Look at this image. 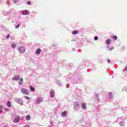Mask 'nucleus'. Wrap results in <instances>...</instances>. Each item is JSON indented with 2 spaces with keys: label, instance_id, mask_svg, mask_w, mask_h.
Masks as SVG:
<instances>
[{
  "label": "nucleus",
  "instance_id": "1a4fd4ad",
  "mask_svg": "<svg viewBox=\"0 0 127 127\" xmlns=\"http://www.w3.org/2000/svg\"><path fill=\"white\" fill-rule=\"evenodd\" d=\"M6 106L8 108H10L11 107V102H10V101H7L6 103Z\"/></svg>",
  "mask_w": 127,
  "mask_h": 127
},
{
  "label": "nucleus",
  "instance_id": "aec40b11",
  "mask_svg": "<svg viewBox=\"0 0 127 127\" xmlns=\"http://www.w3.org/2000/svg\"><path fill=\"white\" fill-rule=\"evenodd\" d=\"M12 1L14 2V3H16V2L18 1V0H12Z\"/></svg>",
  "mask_w": 127,
  "mask_h": 127
},
{
  "label": "nucleus",
  "instance_id": "b1692460",
  "mask_svg": "<svg viewBox=\"0 0 127 127\" xmlns=\"http://www.w3.org/2000/svg\"><path fill=\"white\" fill-rule=\"evenodd\" d=\"M27 4H31V1H28L27 2Z\"/></svg>",
  "mask_w": 127,
  "mask_h": 127
},
{
  "label": "nucleus",
  "instance_id": "c85d7f7f",
  "mask_svg": "<svg viewBox=\"0 0 127 127\" xmlns=\"http://www.w3.org/2000/svg\"><path fill=\"white\" fill-rule=\"evenodd\" d=\"M0 113H2V110H1L0 109Z\"/></svg>",
  "mask_w": 127,
  "mask_h": 127
},
{
  "label": "nucleus",
  "instance_id": "9d476101",
  "mask_svg": "<svg viewBox=\"0 0 127 127\" xmlns=\"http://www.w3.org/2000/svg\"><path fill=\"white\" fill-rule=\"evenodd\" d=\"M41 52V49H38L36 51V54H37V55H39Z\"/></svg>",
  "mask_w": 127,
  "mask_h": 127
},
{
  "label": "nucleus",
  "instance_id": "7ed1b4c3",
  "mask_svg": "<svg viewBox=\"0 0 127 127\" xmlns=\"http://www.w3.org/2000/svg\"><path fill=\"white\" fill-rule=\"evenodd\" d=\"M42 101H43V100L42 97L38 98L36 100V104L38 105L40 104V103H42Z\"/></svg>",
  "mask_w": 127,
  "mask_h": 127
},
{
  "label": "nucleus",
  "instance_id": "bb28decb",
  "mask_svg": "<svg viewBox=\"0 0 127 127\" xmlns=\"http://www.w3.org/2000/svg\"><path fill=\"white\" fill-rule=\"evenodd\" d=\"M0 109H3V105H0Z\"/></svg>",
  "mask_w": 127,
  "mask_h": 127
},
{
  "label": "nucleus",
  "instance_id": "f03ea898",
  "mask_svg": "<svg viewBox=\"0 0 127 127\" xmlns=\"http://www.w3.org/2000/svg\"><path fill=\"white\" fill-rule=\"evenodd\" d=\"M21 92L22 94H24V95H29V92L27 91V89L25 88H22L21 89Z\"/></svg>",
  "mask_w": 127,
  "mask_h": 127
},
{
  "label": "nucleus",
  "instance_id": "4be33fe9",
  "mask_svg": "<svg viewBox=\"0 0 127 127\" xmlns=\"http://www.w3.org/2000/svg\"><path fill=\"white\" fill-rule=\"evenodd\" d=\"M25 99L26 100H30L31 98L30 97H29L25 96Z\"/></svg>",
  "mask_w": 127,
  "mask_h": 127
},
{
  "label": "nucleus",
  "instance_id": "393cba45",
  "mask_svg": "<svg viewBox=\"0 0 127 127\" xmlns=\"http://www.w3.org/2000/svg\"><path fill=\"white\" fill-rule=\"evenodd\" d=\"M10 37V35H8L7 36V37H6V38H7V39H8V38H9Z\"/></svg>",
  "mask_w": 127,
  "mask_h": 127
},
{
  "label": "nucleus",
  "instance_id": "412c9836",
  "mask_svg": "<svg viewBox=\"0 0 127 127\" xmlns=\"http://www.w3.org/2000/svg\"><path fill=\"white\" fill-rule=\"evenodd\" d=\"M19 26H20V24H18L17 26H15V28L16 29L19 28Z\"/></svg>",
  "mask_w": 127,
  "mask_h": 127
},
{
  "label": "nucleus",
  "instance_id": "0eeeda50",
  "mask_svg": "<svg viewBox=\"0 0 127 127\" xmlns=\"http://www.w3.org/2000/svg\"><path fill=\"white\" fill-rule=\"evenodd\" d=\"M81 107L83 110H86L87 109V107L86 106V103H81Z\"/></svg>",
  "mask_w": 127,
  "mask_h": 127
},
{
  "label": "nucleus",
  "instance_id": "5701e85b",
  "mask_svg": "<svg viewBox=\"0 0 127 127\" xmlns=\"http://www.w3.org/2000/svg\"><path fill=\"white\" fill-rule=\"evenodd\" d=\"M94 39H95V40H98V37H97V36L94 37Z\"/></svg>",
  "mask_w": 127,
  "mask_h": 127
},
{
  "label": "nucleus",
  "instance_id": "4468645a",
  "mask_svg": "<svg viewBox=\"0 0 127 127\" xmlns=\"http://www.w3.org/2000/svg\"><path fill=\"white\" fill-rule=\"evenodd\" d=\"M30 91H31V92H34L35 89L34 88V87H33V86H30Z\"/></svg>",
  "mask_w": 127,
  "mask_h": 127
},
{
  "label": "nucleus",
  "instance_id": "39448f33",
  "mask_svg": "<svg viewBox=\"0 0 127 127\" xmlns=\"http://www.w3.org/2000/svg\"><path fill=\"white\" fill-rule=\"evenodd\" d=\"M20 121V118L19 117H17L14 118L13 120L14 123H15L16 124L18 123Z\"/></svg>",
  "mask_w": 127,
  "mask_h": 127
},
{
  "label": "nucleus",
  "instance_id": "6e6552de",
  "mask_svg": "<svg viewBox=\"0 0 127 127\" xmlns=\"http://www.w3.org/2000/svg\"><path fill=\"white\" fill-rule=\"evenodd\" d=\"M54 94H55V91L54 90H51L50 92V96L51 98H54Z\"/></svg>",
  "mask_w": 127,
  "mask_h": 127
},
{
  "label": "nucleus",
  "instance_id": "dca6fc26",
  "mask_svg": "<svg viewBox=\"0 0 127 127\" xmlns=\"http://www.w3.org/2000/svg\"><path fill=\"white\" fill-rule=\"evenodd\" d=\"M72 33L74 35L78 34V31L77 30H74L72 32Z\"/></svg>",
  "mask_w": 127,
  "mask_h": 127
},
{
  "label": "nucleus",
  "instance_id": "f3484780",
  "mask_svg": "<svg viewBox=\"0 0 127 127\" xmlns=\"http://www.w3.org/2000/svg\"><path fill=\"white\" fill-rule=\"evenodd\" d=\"M26 121H29L30 120V116L28 115L26 117Z\"/></svg>",
  "mask_w": 127,
  "mask_h": 127
},
{
  "label": "nucleus",
  "instance_id": "423d86ee",
  "mask_svg": "<svg viewBox=\"0 0 127 127\" xmlns=\"http://www.w3.org/2000/svg\"><path fill=\"white\" fill-rule=\"evenodd\" d=\"M22 13L23 15H27L28 14H29V11L27 10H24L22 12Z\"/></svg>",
  "mask_w": 127,
  "mask_h": 127
},
{
  "label": "nucleus",
  "instance_id": "9b49d317",
  "mask_svg": "<svg viewBox=\"0 0 127 127\" xmlns=\"http://www.w3.org/2000/svg\"><path fill=\"white\" fill-rule=\"evenodd\" d=\"M67 115V112L66 111H64L62 113V117H66V115Z\"/></svg>",
  "mask_w": 127,
  "mask_h": 127
},
{
  "label": "nucleus",
  "instance_id": "20e7f679",
  "mask_svg": "<svg viewBox=\"0 0 127 127\" xmlns=\"http://www.w3.org/2000/svg\"><path fill=\"white\" fill-rule=\"evenodd\" d=\"M18 51H19L20 53H24V52H25V48L23 47H20L18 49Z\"/></svg>",
  "mask_w": 127,
  "mask_h": 127
},
{
  "label": "nucleus",
  "instance_id": "2eb2a0df",
  "mask_svg": "<svg viewBox=\"0 0 127 127\" xmlns=\"http://www.w3.org/2000/svg\"><path fill=\"white\" fill-rule=\"evenodd\" d=\"M111 42H112V40H111V39H107L106 41V44L109 45Z\"/></svg>",
  "mask_w": 127,
  "mask_h": 127
},
{
  "label": "nucleus",
  "instance_id": "7c9ffc66",
  "mask_svg": "<svg viewBox=\"0 0 127 127\" xmlns=\"http://www.w3.org/2000/svg\"><path fill=\"white\" fill-rule=\"evenodd\" d=\"M74 41H76V40L75 39H74Z\"/></svg>",
  "mask_w": 127,
  "mask_h": 127
},
{
  "label": "nucleus",
  "instance_id": "ddd939ff",
  "mask_svg": "<svg viewBox=\"0 0 127 127\" xmlns=\"http://www.w3.org/2000/svg\"><path fill=\"white\" fill-rule=\"evenodd\" d=\"M22 84H23V78H21L20 79L19 85H22Z\"/></svg>",
  "mask_w": 127,
  "mask_h": 127
},
{
  "label": "nucleus",
  "instance_id": "cd10ccee",
  "mask_svg": "<svg viewBox=\"0 0 127 127\" xmlns=\"http://www.w3.org/2000/svg\"><path fill=\"white\" fill-rule=\"evenodd\" d=\"M107 62H108V63H111V60H108Z\"/></svg>",
  "mask_w": 127,
  "mask_h": 127
},
{
  "label": "nucleus",
  "instance_id": "a211bd4d",
  "mask_svg": "<svg viewBox=\"0 0 127 127\" xmlns=\"http://www.w3.org/2000/svg\"><path fill=\"white\" fill-rule=\"evenodd\" d=\"M113 38L114 40H117V39H118V37L117 36H113Z\"/></svg>",
  "mask_w": 127,
  "mask_h": 127
},
{
  "label": "nucleus",
  "instance_id": "2f4dec72",
  "mask_svg": "<svg viewBox=\"0 0 127 127\" xmlns=\"http://www.w3.org/2000/svg\"><path fill=\"white\" fill-rule=\"evenodd\" d=\"M73 41H75L74 40H73Z\"/></svg>",
  "mask_w": 127,
  "mask_h": 127
},
{
  "label": "nucleus",
  "instance_id": "c756f323",
  "mask_svg": "<svg viewBox=\"0 0 127 127\" xmlns=\"http://www.w3.org/2000/svg\"><path fill=\"white\" fill-rule=\"evenodd\" d=\"M26 127H29V126H26Z\"/></svg>",
  "mask_w": 127,
  "mask_h": 127
},
{
  "label": "nucleus",
  "instance_id": "a878e982",
  "mask_svg": "<svg viewBox=\"0 0 127 127\" xmlns=\"http://www.w3.org/2000/svg\"><path fill=\"white\" fill-rule=\"evenodd\" d=\"M123 71H127V66H126V67L124 68V69Z\"/></svg>",
  "mask_w": 127,
  "mask_h": 127
},
{
  "label": "nucleus",
  "instance_id": "f257e3e1",
  "mask_svg": "<svg viewBox=\"0 0 127 127\" xmlns=\"http://www.w3.org/2000/svg\"><path fill=\"white\" fill-rule=\"evenodd\" d=\"M73 109L74 111H78L79 109H80V104H79V102H75L73 104Z\"/></svg>",
  "mask_w": 127,
  "mask_h": 127
},
{
  "label": "nucleus",
  "instance_id": "6ab92c4d",
  "mask_svg": "<svg viewBox=\"0 0 127 127\" xmlns=\"http://www.w3.org/2000/svg\"><path fill=\"white\" fill-rule=\"evenodd\" d=\"M16 47V44H12L11 45V48H15Z\"/></svg>",
  "mask_w": 127,
  "mask_h": 127
},
{
  "label": "nucleus",
  "instance_id": "f8f14e48",
  "mask_svg": "<svg viewBox=\"0 0 127 127\" xmlns=\"http://www.w3.org/2000/svg\"><path fill=\"white\" fill-rule=\"evenodd\" d=\"M19 79V76H16L12 78L13 81H17V80Z\"/></svg>",
  "mask_w": 127,
  "mask_h": 127
}]
</instances>
